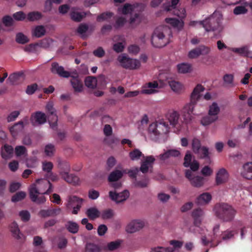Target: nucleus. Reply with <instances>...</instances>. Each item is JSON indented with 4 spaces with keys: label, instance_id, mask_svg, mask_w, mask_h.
I'll return each instance as SVG.
<instances>
[{
    "label": "nucleus",
    "instance_id": "17",
    "mask_svg": "<svg viewBox=\"0 0 252 252\" xmlns=\"http://www.w3.org/2000/svg\"><path fill=\"white\" fill-rule=\"evenodd\" d=\"M229 178L227 171L224 168L220 169L216 173V183L217 185H221L226 183Z\"/></svg>",
    "mask_w": 252,
    "mask_h": 252
},
{
    "label": "nucleus",
    "instance_id": "38",
    "mask_svg": "<svg viewBox=\"0 0 252 252\" xmlns=\"http://www.w3.org/2000/svg\"><path fill=\"white\" fill-rule=\"evenodd\" d=\"M85 85L89 88H94L97 84V80L95 77L88 76L85 80Z\"/></svg>",
    "mask_w": 252,
    "mask_h": 252
},
{
    "label": "nucleus",
    "instance_id": "18",
    "mask_svg": "<svg viewBox=\"0 0 252 252\" xmlns=\"http://www.w3.org/2000/svg\"><path fill=\"white\" fill-rule=\"evenodd\" d=\"M51 71L53 73L57 74L60 77L64 78H68L70 76L68 71H65L64 68L62 66H60L56 62L52 63Z\"/></svg>",
    "mask_w": 252,
    "mask_h": 252
},
{
    "label": "nucleus",
    "instance_id": "51",
    "mask_svg": "<svg viewBox=\"0 0 252 252\" xmlns=\"http://www.w3.org/2000/svg\"><path fill=\"white\" fill-rule=\"evenodd\" d=\"M19 216L23 222H28L31 219V214L27 210H22L19 212Z\"/></svg>",
    "mask_w": 252,
    "mask_h": 252
},
{
    "label": "nucleus",
    "instance_id": "40",
    "mask_svg": "<svg viewBox=\"0 0 252 252\" xmlns=\"http://www.w3.org/2000/svg\"><path fill=\"white\" fill-rule=\"evenodd\" d=\"M232 51L244 57L249 56L250 51L247 46H244L241 48H234L232 49Z\"/></svg>",
    "mask_w": 252,
    "mask_h": 252
},
{
    "label": "nucleus",
    "instance_id": "35",
    "mask_svg": "<svg viewBox=\"0 0 252 252\" xmlns=\"http://www.w3.org/2000/svg\"><path fill=\"white\" fill-rule=\"evenodd\" d=\"M166 23L170 24L174 28H182L184 26V23L181 22L178 19L173 18H167L165 20Z\"/></svg>",
    "mask_w": 252,
    "mask_h": 252
},
{
    "label": "nucleus",
    "instance_id": "37",
    "mask_svg": "<svg viewBox=\"0 0 252 252\" xmlns=\"http://www.w3.org/2000/svg\"><path fill=\"white\" fill-rule=\"evenodd\" d=\"M100 247L94 243H89L86 245L85 252H101Z\"/></svg>",
    "mask_w": 252,
    "mask_h": 252
},
{
    "label": "nucleus",
    "instance_id": "2",
    "mask_svg": "<svg viewBox=\"0 0 252 252\" xmlns=\"http://www.w3.org/2000/svg\"><path fill=\"white\" fill-rule=\"evenodd\" d=\"M172 36L171 29L167 26H160L154 31L152 37L151 42L156 48H161L169 42V38Z\"/></svg>",
    "mask_w": 252,
    "mask_h": 252
},
{
    "label": "nucleus",
    "instance_id": "39",
    "mask_svg": "<svg viewBox=\"0 0 252 252\" xmlns=\"http://www.w3.org/2000/svg\"><path fill=\"white\" fill-rule=\"evenodd\" d=\"M220 111V108L216 102H213L209 107L208 114L210 115L216 116L218 119V115Z\"/></svg>",
    "mask_w": 252,
    "mask_h": 252
},
{
    "label": "nucleus",
    "instance_id": "21",
    "mask_svg": "<svg viewBox=\"0 0 252 252\" xmlns=\"http://www.w3.org/2000/svg\"><path fill=\"white\" fill-rule=\"evenodd\" d=\"M24 127V122L19 121L12 126L9 127V130L13 137H15L18 133L21 132Z\"/></svg>",
    "mask_w": 252,
    "mask_h": 252
},
{
    "label": "nucleus",
    "instance_id": "56",
    "mask_svg": "<svg viewBox=\"0 0 252 252\" xmlns=\"http://www.w3.org/2000/svg\"><path fill=\"white\" fill-rule=\"evenodd\" d=\"M27 152V150L24 146H17L15 148V153L17 157H21Z\"/></svg>",
    "mask_w": 252,
    "mask_h": 252
},
{
    "label": "nucleus",
    "instance_id": "59",
    "mask_svg": "<svg viewBox=\"0 0 252 252\" xmlns=\"http://www.w3.org/2000/svg\"><path fill=\"white\" fill-rule=\"evenodd\" d=\"M113 15V13L110 12L102 13L97 16V21L98 22H100L101 21L107 20L108 19L111 18Z\"/></svg>",
    "mask_w": 252,
    "mask_h": 252
},
{
    "label": "nucleus",
    "instance_id": "24",
    "mask_svg": "<svg viewBox=\"0 0 252 252\" xmlns=\"http://www.w3.org/2000/svg\"><path fill=\"white\" fill-rule=\"evenodd\" d=\"M203 215V211L198 208L194 210L192 213V217L194 220V224L196 226H199L201 223L202 218Z\"/></svg>",
    "mask_w": 252,
    "mask_h": 252
},
{
    "label": "nucleus",
    "instance_id": "60",
    "mask_svg": "<svg viewBox=\"0 0 252 252\" xmlns=\"http://www.w3.org/2000/svg\"><path fill=\"white\" fill-rule=\"evenodd\" d=\"M180 0H171V3H168L167 4L164 5V9L166 11H170L172 10V9H175L176 7V5L179 2Z\"/></svg>",
    "mask_w": 252,
    "mask_h": 252
},
{
    "label": "nucleus",
    "instance_id": "47",
    "mask_svg": "<svg viewBox=\"0 0 252 252\" xmlns=\"http://www.w3.org/2000/svg\"><path fill=\"white\" fill-rule=\"evenodd\" d=\"M169 85L171 89L175 92H179L182 88V85L180 83L174 80L169 81Z\"/></svg>",
    "mask_w": 252,
    "mask_h": 252
},
{
    "label": "nucleus",
    "instance_id": "33",
    "mask_svg": "<svg viewBox=\"0 0 252 252\" xmlns=\"http://www.w3.org/2000/svg\"><path fill=\"white\" fill-rule=\"evenodd\" d=\"M123 173L119 170H115L112 172L109 175L108 180L110 182L118 181L122 178Z\"/></svg>",
    "mask_w": 252,
    "mask_h": 252
},
{
    "label": "nucleus",
    "instance_id": "48",
    "mask_svg": "<svg viewBox=\"0 0 252 252\" xmlns=\"http://www.w3.org/2000/svg\"><path fill=\"white\" fill-rule=\"evenodd\" d=\"M70 15L71 19L75 22H80L85 16V15L82 14L81 13L75 11H71Z\"/></svg>",
    "mask_w": 252,
    "mask_h": 252
},
{
    "label": "nucleus",
    "instance_id": "52",
    "mask_svg": "<svg viewBox=\"0 0 252 252\" xmlns=\"http://www.w3.org/2000/svg\"><path fill=\"white\" fill-rule=\"evenodd\" d=\"M129 157L132 160H138L142 156V153L137 149H135L129 154Z\"/></svg>",
    "mask_w": 252,
    "mask_h": 252
},
{
    "label": "nucleus",
    "instance_id": "7",
    "mask_svg": "<svg viewBox=\"0 0 252 252\" xmlns=\"http://www.w3.org/2000/svg\"><path fill=\"white\" fill-rule=\"evenodd\" d=\"M169 126L167 123L161 121L153 123L150 125L148 131L155 136H158L161 134H166L169 131Z\"/></svg>",
    "mask_w": 252,
    "mask_h": 252
},
{
    "label": "nucleus",
    "instance_id": "30",
    "mask_svg": "<svg viewBox=\"0 0 252 252\" xmlns=\"http://www.w3.org/2000/svg\"><path fill=\"white\" fill-rule=\"evenodd\" d=\"M212 199L211 195L208 192L200 194L197 198L196 203L198 205H203L208 203Z\"/></svg>",
    "mask_w": 252,
    "mask_h": 252
},
{
    "label": "nucleus",
    "instance_id": "46",
    "mask_svg": "<svg viewBox=\"0 0 252 252\" xmlns=\"http://www.w3.org/2000/svg\"><path fill=\"white\" fill-rule=\"evenodd\" d=\"M59 167L61 169L60 174L61 176L63 175V173H69L70 170V166L69 164L67 162H61L59 163Z\"/></svg>",
    "mask_w": 252,
    "mask_h": 252
},
{
    "label": "nucleus",
    "instance_id": "25",
    "mask_svg": "<svg viewBox=\"0 0 252 252\" xmlns=\"http://www.w3.org/2000/svg\"><path fill=\"white\" fill-rule=\"evenodd\" d=\"M61 176L63 179L69 184L77 185L79 183V177L73 174H69V173L67 174L65 173Z\"/></svg>",
    "mask_w": 252,
    "mask_h": 252
},
{
    "label": "nucleus",
    "instance_id": "22",
    "mask_svg": "<svg viewBox=\"0 0 252 252\" xmlns=\"http://www.w3.org/2000/svg\"><path fill=\"white\" fill-rule=\"evenodd\" d=\"M24 80V73L22 72L11 74L8 78V80L12 85H17L22 82Z\"/></svg>",
    "mask_w": 252,
    "mask_h": 252
},
{
    "label": "nucleus",
    "instance_id": "61",
    "mask_svg": "<svg viewBox=\"0 0 252 252\" xmlns=\"http://www.w3.org/2000/svg\"><path fill=\"white\" fill-rule=\"evenodd\" d=\"M174 15L177 16L180 18H184L186 16V10L184 8H181L180 9H172Z\"/></svg>",
    "mask_w": 252,
    "mask_h": 252
},
{
    "label": "nucleus",
    "instance_id": "8",
    "mask_svg": "<svg viewBox=\"0 0 252 252\" xmlns=\"http://www.w3.org/2000/svg\"><path fill=\"white\" fill-rule=\"evenodd\" d=\"M118 60L121 63V66L126 69H137L139 68L141 65L138 60L131 59L124 54L119 56Z\"/></svg>",
    "mask_w": 252,
    "mask_h": 252
},
{
    "label": "nucleus",
    "instance_id": "14",
    "mask_svg": "<svg viewBox=\"0 0 252 252\" xmlns=\"http://www.w3.org/2000/svg\"><path fill=\"white\" fill-rule=\"evenodd\" d=\"M210 49L204 45H200L198 47L190 50L188 54V57L190 59H195L200 55L208 54Z\"/></svg>",
    "mask_w": 252,
    "mask_h": 252
},
{
    "label": "nucleus",
    "instance_id": "49",
    "mask_svg": "<svg viewBox=\"0 0 252 252\" xmlns=\"http://www.w3.org/2000/svg\"><path fill=\"white\" fill-rule=\"evenodd\" d=\"M191 147L194 153L198 152V150L202 147L200 140L196 138H194L192 140Z\"/></svg>",
    "mask_w": 252,
    "mask_h": 252
},
{
    "label": "nucleus",
    "instance_id": "62",
    "mask_svg": "<svg viewBox=\"0 0 252 252\" xmlns=\"http://www.w3.org/2000/svg\"><path fill=\"white\" fill-rule=\"evenodd\" d=\"M191 159H192V155L189 153V152H187L185 158H184V165L186 167H188L189 166V165L190 164V163L191 162Z\"/></svg>",
    "mask_w": 252,
    "mask_h": 252
},
{
    "label": "nucleus",
    "instance_id": "1",
    "mask_svg": "<svg viewBox=\"0 0 252 252\" xmlns=\"http://www.w3.org/2000/svg\"><path fill=\"white\" fill-rule=\"evenodd\" d=\"M53 191V186L48 180L39 179L36 180V183L31 185L29 189L30 197L32 201L38 204L44 203L46 198L42 195L38 196V194H49Z\"/></svg>",
    "mask_w": 252,
    "mask_h": 252
},
{
    "label": "nucleus",
    "instance_id": "23",
    "mask_svg": "<svg viewBox=\"0 0 252 252\" xmlns=\"http://www.w3.org/2000/svg\"><path fill=\"white\" fill-rule=\"evenodd\" d=\"M14 149L13 147L5 144L1 148V156L4 158H9L13 156Z\"/></svg>",
    "mask_w": 252,
    "mask_h": 252
},
{
    "label": "nucleus",
    "instance_id": "15",
    "mask_svg": "<svg viewBox=\"0 0 252 252\" xmlns=\"http://www.w3.org/2000/svg\"><path fill=\"white\" fill-rule=\"evenodd\" d=\"M144 223L143 221L136 220L130 221L126 226V230L129 233H132L139 230L143 227Z\"/></svg>",
    "mask_w": 252,
    "mask_h": 252
},
{
    "label": "nucleus",
    "instance_id": "28",
    "mask_svg": "<svg viewBox=\"0 0 252 252\" xmlns=\"http://www.w3.org/2000/svg\"><path fill=\"white\" fill-rule=\"evenodd\" d=\"M194 154L197 155L199 158L207 159L209 162H210V153L209 152V149L207 147L202 146L198 150V152H196Z\"/></svg>",
    "mask_w": 252,
    "mask_h": 252
},
{
    "label": "nucleus",
    "instance_id": "11",
    "mask_svg": "<svg viewBox=\"0 0 252 252\" xmlns=\"http://www.w3.org/2000/svg\"><path fill=\"white\" fill-rule=\"evenodd\" d=\"M185 176L194 187L200 188L203 185L204 178L199 176H193L192 171L189 169L186 170Z\"/></svg>",
    "mask_w": 252,
    "mask_h": 252
},
{
    "label": "nucleus",
    "instance_id": "10",
    "mask_svg": "<svg viewBox=\"0 0 252 252\" xmlns=\"http://www.w3.org/2000/svg\"><path fill=\"white\" fill-rule=\"evenodd\" d=\"M46 110L48 114V121L52 128H56L57 126L58 116L56 110L54 108V104L52 101L48 102L46 105Z\"/></svg>",
    "mask_w": 252,
    "mask_h": 252
},
{
    "label": "nucleus",
    "instance_id": "58",
    "mask_svg": "<svg viewBox=\"0 0 252 252\" xmlns=\"http://www.w3.org/2000/svg\"><path fill=\"white\" fill-rule=\"evenodd\" d=\"M121 243L119 241H112L108 243L106 246V249L110 251H114L118 249Z\"/></svg>",
    "mask_w": 252,
    "mask_h": 252
},
{
    "label": "nucleus",
    "instance_id": "29",
    "mask_svg": "<svg viewBox=\"0 0 252 252\" xmlns=\"http://www.w3.org/2000/svg\"><path fill=\"white\" fill-rule=\"evenodd\" d=\"M86 214L90 220H94L100 217V213L97 208L91 207L87 210Z\"/></svg>",
    "mask_w": 252,
    "mask_h": 252
},
{
    "label": "nucleus",
    "instance_id": "26",
    "mask_svg": "<svg viewBox=\"0 0 252 252\" xmlns=\"http://www.w3.org/2000/svg\"><path fill=\"white\" fill-rule=\"evenodd\" d=\"M10 231L13 236L16 239H21L23 237L20 231L18 224L16 222H13L10 225Z\"/></svg>",
    "mask_w": 252,
    "mask_h": 252
},
{
    "label": "nucleus",
    "instance_id": "4",
    "mask_svg": "<svg viewBox=\"0 0 252 252\" xmlns=\"http://www.w3.org/2000/svg\"><path fill=\"white\" fill-rule=\"evenodd\" d=\"M214 210L216 216L225 222L231 221L236 214V210L232 206L225 203L216 204Z\"/></svg>",
    "mask_w": 252,
    "mask_h": 252
},
{
    "label": "nucleus",
    "instance_id": "9",
    "mask_svg": "<svg viewBox=\"0 0 252 252\" xmlns=\"http://www.w3.org/2000/svg\"><path fill=\"white\" fill-rule=\"evenodd\" d=\"M84 201V199L76 195L69 196L66 204V207L68 210L73 209L72 213L76 215L82 207Z\"/></svg>",
    "mask_w": 252,
    "mask_h": 252
},
{
    "label": "nucleus",
    "instance_id": "32",
    "mask_svg": "<svg viewBox=\"0 0 252 252\" xmlns=\"http://www.w3.org/2000/svg\"><path fill=\"white\" fill-rule=\"evenodd\" d=\"M46 33V30L43 26H36L32 31V35L37 38L44 36Z\"/></svg>",
    "mask_w": 252,
    "mask_h": 252
},
{
    "label": "nucleus",
    "instance_id": "12",
    "mask_svg": "<svg viewBox=\"0 0 252 252\" xmlns=\"http://www.w3.org/2000/svg\"><path fill=\"white\" fill-rule=\"evenodd\" d=\"M109 194L111 200L116 202V203H120L126 201L128 198L129 192L127 190H125L120 193L110 191Z\"/></svg>",
    "mask_w": 252,
    "mask_h": 252
},
{
    "label": "nucleus",
    "instance_id": "42",
    "mask_svg": "<svg viewBox=\"0 0 252 252\" xmlns=\"http://www.w3.org/2000/svg\"><path fill=\"white\" fill-rule=\"evenodd\" d=\"M124 172L127 174L130 178L134 179V181H135V180H136L137 176L139 173V169L138 167H135L130 169L126 170Z\"/></svg>",
    "mask_w": 252,
    "mask_h": 252
},
{
    "label": "nucleus",
    "instance_id": "55",
    "mask_svg": "<svg viewBox=\"0 0 252 252\" xmlns=\"http://www.w3.org/2000/svg\"><path fill=\"white\" fill-rule=\"evenodd\" d=\"M243 5L236 6L233 10V13L235 15H240L242 14L246 13L248 11V10L246 9V7L248 6H245V2L243 3Z\"/></svg>",
    "mask_w": 252,
    "mask_h": 252
},
{
    "label": "nucleus",
    "instance_id": "44",
    "mask_svg": "<svg viewBox=\"0 0 252 252\" xmlns=\"http://www.w3.org/2000/svg\"><path fill=\"white\" fill-rule=\"evenodd\" d=\"M16 41L19 44H24L29 41V39L27 36L22 32H18L16 35Z\"/></svg>",
    "mask_w": 252,
    "mask_h": 252
},
{
    "label": "nucleus",
    "instance_id": "3",
    "mask_svg": "<svg viewBox=\"0 0 252 252\" xmlns=\"http://www.w3.org/2000/svg\"><path fill=\"white\" fill-rule=\"evenodd\" d=\"M204 88L201 84H197L190 95V101L187 104L182 110L183 115L186 123L190 122L193 119L192 114L195 105L200 97V93L204 91Z\"/></svg>",
    "mask_w": 252,
    "mask_h": 252
},
{
    "label": "nucleus",
    "instance_id": "64",
    "mask_svg": "<svg viewBox=\"0 0 252 252\" xmlns=\"http://www.w3.org/2000/svg\"><path fill=\"white\" fill-rule=\"evenodd\" d=\"M155 252H174V249L171 247H158L154 249Z\"/></svg>",
    "mask_w": 252,
    "mask_h": 252
},
{
    "label": "nucleus",
    "instance_id": "20",
    "mask_svg": "<svg viewBox=\"0 0 252 252\" xmlns=\"http://www.w3.org/2000/svg\"><path fill=\"white\" fill-rule=\"evenodd\" d=\"M158 86V83L156 81L149 82L142 87L141 93L142 94H154L156 92L155 89L157 88Z\"/></svg>",
    "mask_w": 252,
    "mask_h": 252
},
{
    "label": "nucleus",
    "instance_id": "36",
    "mask_svg": "<svg viewBox=\"0 0 252 252\" xmlns=\"http://www.w3.org/2000/svg\"><path fill=\"white\" fill-rule=\"evenodd\" d=\"M217 120V117L210 115L208 114V115L203 117L201 119L200 123L203 126H207L216 121Z\"/></svg>",
    "mask_w": 252,
    "mask_h": 252
},
{
    "label": "nucleus",
    "instance_id": "31",
    "mask_svg": "<svg viewBox=\"0 0 252 252\" xmlns=\"http://www.w3.org/2000/svg\"><path fill=\"white\" fill-rule=\"evenodd\" d=\"M71 85L75 91L81 92L83 88L82 82L78 79V76L72 77L70 80Z\"/></svg>",
    "mask_w": 252,
    "mask_h": 252
},
{
    "label": "nucleus",
    "instance_id": "53",
    "mask_svg": "<svg viewBox=\"0 0 252 252\" xmlns=\"http://www.w3.org/2000/svg\"><path fill=\"white\" fill-rule=\"evenodd\" d=\"M26 196V192L22 191H19L12 197L11 201L13 202H18L24 199Z\"/></svg>",
    "mask_w": 252,
    "mask_h": 252
},
{
    "label": "nucleus",
    "instance_id": "27",
    "mask_svg": "<svg viewBox=\"0 0 252 252\" xmlns=\"http://www.w3.org/2000/svg\"><path fill=\"white\" fill-rule=\"evenodd\" d=\"M166 117L171 125L175 126L177 124L179 118V114L177 111H169Z\"/></svg>",
    "mask_w": 252,
    "mask_h": 252
},
{
    "label": "nucleus",
    "instance_id": "16",
    "mask_svg": "<svg viewBox=\"0 0 252 252\" xmlns=\"http://www.w3.org/2000/svg\"><path fill=\"white\" fill-rule=\"evenodd\" d=\"M61 209L59 207L42 209L38 212V215L41 218H45L50 217H56L61 213Z\"/></svg>",
    "mask_w": 252,
    "mask_h": 252
},
{
    "label": "nucleus",
    "instance_id": "43",
    "mask_svg": "<svg viewBox=\"0 0 252 252\" xmlns=\"http://www.w3.org/2000/svg\"><path fill=\"white\" fill-rule=\"evenodd\" d=\"M42 17V14L38 11L29 12L27 15V19L29 21L38 20Z\"/></svg>",
    "mask_w": 252,
    "mask_h": 252
},
{
    "label": "nucleus",
    "instance_id": "5",
    "mask_svg": "<svg viewBox=\"0 0 252 252\" xmlns=\"http://www.w3.org/2000/svg\"><path fill=\"white\" fill-rule=\"evenodd\" d=\"M199 25H202L207 32H213L214 36H216L223 29L221 24V18L215 14L206 19L199 21Z\"/></svg>",
    "mask_w": 252,
    "mask_h": 252
},
{
    "label": "nucleus",
    "instance_id": "19",
    "mask_svg": "<svg viewBox=\"0 0 252 252\" xmlns=\"http://www.w3.org/2000/svg\"><path fill=\"white\" fill-rule=\"evenodd\" d=\"M241 174L248 180H252V162L245 163L242 167Z\"/></svg>",
    "mask_w": 252,
    "mask_h": 252
},
{
    "label": "nucleus",
    "instance_id": "50",
    "mask_svg": "<svg viewBox=\"0 0 252 252\" xmlns=\"http://www.w3.org/2000/svg\"><path fill=\"white\" fill-rule=\"evenodd\" d=\"M223 80L224 83L230 87H233L234 86L233 83L234 76L231 74H226L223 77Z\"/></svg>",
    "mask_w": 252,
    "mask_h": 252
},
{
    "label": "nucleus",
    "instance_id": "63",
    "mask_svg": "<svg viewBox=\"0 0 252 252\" xmlns=\"http://www.w3.org/2000/svg\"><path fill=\"white\" fill-rule=\"evenodd\" d=\"M19 115L20 112L18 111L12 112L7 117V122H11L15 121Z\"/></svg>",
    "mask_w": 252,
    "mask_h": 252
},
{
    "label": "nucleus",
    "instance_id": "54",
    "mask_svg": "<svg viewBox=\"0 0 252 252\" xmlns=\"http://www.w3.org/2000/svg\"><path fill=\"white\" fill-rule=\"evenodd\" d=\"M42 168L43 171L46 172V174H49L52 172L53 164L50 161H44L42 163Z\"/></svg>",
    "mask_w": 252,
    "mask_h": 252
},
{
    "label": "nucleus",
    "instance_id": "57",
    "mask_svg": "<svg viewBox=\"0 0 252 252\" xmlns=\"http://www.w3.org/2000/svg\"><path fill=\"white\" fill-rule=\"evenodd\" d=\"M234 235V231L227 229L221 233V238L223 240H227L232 238Z\"/></svg>",
    "mask_w": 252,
    "mask_h": 252
},
{
    "label": "nucleus",
    "instance_id": "45",
    "mask_svg": "<svg viewBox=\"0 0 252 252\" xmlns=\"http://www.w3.org/2000/svg\"><path fill=\"white\" fill-rule=\"evenodd\" d=\"M177 69L179 73H186L190 71L191 66L188 63H182L177 65Z\"/></svg>",
    "mask_w": 252,
    "mask_h": 252
},
{
    "label": "nucleus",
    "instance_id": "13",
    "mask_svg": "<svg viewBox=\"0 0 252 252\" xmlns=\"http://www.w3.org/2000/svg\"><path fill=\"white\" fill-rule=\"evenodd\" d=\"M46 120L45 114L40 111L32 113L30 118L31 122L33 126L42 125L46 122Z\"/></svg>",
    "mask_w": 252,
    "mask_h": 252
},
{
    "label": "nucleus",
    "instance_id": "41",
    "mask_svg": "<svg viewBox=\"0 0 252 252\" xmlns=\"http://www.w3.org/2000/svg\"><path fill=\"white\" fill-rule=\"evenodd\" d=\"M115 213L113 210L108 209L102 211L101 217L103 220H109L113 218Z\"/></svg>",
    "mask_w": 252,
    "mask_h": 252
},
{
    "label": "nucleus",
    "instance_id": "34",
    "mask_svg": "<svg viewBox=\"0 0 252 252\" xmlns=\"http://www.w3.org/2000/svg\"><path fill=\"white\" fill-rule=\"evenodd\" d=\"M65 228L70 233L76 234L79 230V225L75 222L68 221L65 224Z\"/></svg>",
    "mask_w": 252,
    "mask_h": 252
},
{
    "label": "nucleus",
    "instance_id": "6",
    "mask_svg": "<svg viewBox=\"0 0 252 252\" xmlns=\"http://www.w3.org/2000/svg\"><path fill=\"white\" fill-rule=\"evenodd\" d=\"M145 6L141 3H135L133 4L126 3L122 9L124 14H132L135 12L133 16L130 18V23H140L141 21V12L144 10Z\"/></svg>",
    "mask_w": 252,
    "mask_h": 252
}]
</instances>
